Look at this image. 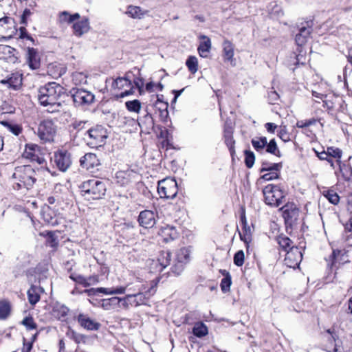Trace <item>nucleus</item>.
<instances>
[{"label": "nucleus", "mask_w": 352, "mask_h": 352, "mask_svg": "<svg viewBox=\"0 0 352 352\" xmlns=\"http://www.w3.org/2000/svg\"><path fill=\"white\" fill-rule=\"evenodd\" d=\"M64 94L65 91L62 86L51 82L39 88L38 100L41 105L47 107L48 112H59L63 107L60 98Z\"/></svg>", "instance_id": "f257e3e1"}, {"label": "nucleus", "mask_w": 352, "mask_h": 352, "mask_svg": "<svg viewBox=\"0 0 352 352\" xmlns=\"http://www.w3.org/2000/svg\"><path fill=\"white\" fill-rule=\"evenodd\" d=\"M80 188L82 196L87 200L102 199L106 192L105 184L96 178L83 182Z\"/></svg>", "instance_id": "f03ea898"}, {"label": "nucleus", "mask_w": 352, "mask_h": 352, "mask_svg": "<svg viewBox=\"0 0 352 352\" xmlns=\"http://www.w3.org/2000/svg\"><path fill=\"white\" fill-rule=\"evenodd\" d=\"M36 171L31 166L23 165L14 168L12 178L16 181L19 188L29 189L34 186L36 181Z\"/></svg>", "instance_id": "7ed1b4c3"}, {"label": "nucleus", "mask_w": 352, "mask_h": 352, "mask_svg": "<svg viewBox=\"0 0 352 352\" xmlns=\"http://www.w3.org/2000/svg\"><path fill=\"white\" fill-rule=\"evenodd\" d=\"M107 137V130L102 126L97 125L88 128L84 133L83 139L87 142V144L97 147L104 144Z\"/></svg>", "instance_id": "20e7f679"}, {"label": "nucleus", "mask_w": 352, "mask_h": 352, "mask_svg": "<svg viewBox=\"0 0 352 352\" xmlns=\"http://www.w3.org/2000/svg\"><path fill=\"white\" fill-rule=\"evenodd\" d=\"M263 193L265 202L269 206L278 207L284 202L285 193L279 186L269 184L263 188Z\"/></svg>", "instance_id": "39448f33"}, {"label": "nucleus", "mask_w": 352, "mask_h": 352, "mask_svg": "<svg viewBox=\"0 0 352 352\" xmlns=\"http://www.w3.org/2000/svg\"><path fill=\"white\" fill-rule=\"evenodd\" d=\"M157 283L152 281L150 283V286L148 287L144 284H141L140 286L137 285L138 293L134 294H128L131 299V306H140L144 305L146 300L151 295H153L156 291L155 287Z\"/></svg>", "instance_id": "423d86ee"}, {"label": "nucleus", "mask_w": 352, "mask_h": 352, "mask_svg": "<svg viewBox=\"0 0 352 352\" xmlns=\"http://www.w3.org/2000/svg\"><path fill=\"white\" fill-rule=\"evenodd\" d=\"M57 126L52 120L41 121L37 128V135L43 142H52L56 134Z\"/></svg>", "instance_id": "0eeeda50"}, {"label": "nucleus", "mask_w": 352, "mask_h": 352, "mask_svg": "<svg viewBox=\"0 0 352 352\" xmlns=\"http://www.w3.org/2000/svg\"><path fill=\"white\" fill-rule=\"evenodd\" d=\"M178 192L175 179L166 178L158 182L157 192L161 198L173 199Z\"/></svg>", "instance_id": "6e6552de"}, {"label": "nucleus", "mask_w": 352, "mask_h": 352, "mask_svg": "<svg viewBox=\"0 0 352 352\" xmlns=\"http://www.w3.org/2000/svg\"><path fill=\"white\" fill-rule=\"evenodd\" d=\"M111 87L115 91H121L120 94H116L119 98H124L134 92L131 80L128 76L116 78L113 81Z\"/></svg>", "instance_id": "1a4fd4ad"}, {"label": "nucleus", "mask_w": 352, "mask_h": 352, "mask_svg": "<svg viewBox=\"0 0 352 352\" xmlns=\"http://www.w3.org/2000/svg\"><path fill=\"white\" fill-rule=\"evenodd\" d=\"M52 160L57 168L62 172H65L72 163L70 153L65 149H59L54 152Z\"/></svg>", "instance_id": "9d476101"}, {"label": "nucleus", "mask_w": 352, "mask_h": 352, "mask_svg": "<svg viewBox=\"0 0 352 352\" xmlns=\"http://www.w3.org/2000/svg\"><path fill=\"white\" fill-rule=\"evenodd\" d=\"M72 98L76 107L89 104L94 102V96L90 91L82 89H73Z\"/></svg>", "instance_id": "9b49d317"}, {"label": "nucleus", "mask_w": 352, "mask_h": 352, "mask_svg": "<svg viewBox=\"0 0 352 352\" xmlns=\"http://www.w3.org/2000/svg\"><path fill=\"white\" fill-rule=\"evenodd\" d=\"M302 254L298 247L292 246L287 251L284 262L285 265L290 268L298 267L302 261Z\"/></svg>", "instance_id": "f8f14e48"}, {"label": "nucleus", "mask_w": 352, "mask_h": 352, "mask_svg": "<svg viewBox=\"0 0 352 352\" xmlns=\"http://www.w3.org/2000/svg\"><path fill=\"white\" fill-rule=\"evenodd\" d=\"M280 210L287 225L292 226L298 220L299 209L294 204H287Z\"/></svg>", "instance_id": "ddd939ff"}, {"label": "nucleus", "mask_w": 352, "mask_h": 352, "mask_svg": "<svg viewBox=\"0 0 352 352\" xmlns=\"http://www.w3.org/2000/svg\"><path fill=\"white\" fill-rule=\"evenodd\" d=\"M15 32L14 19L5 16L0 19V37L10 38Z\"/></svg>", "instance_id": "4468645a"}, {"label": "nucleus", "mask_w": 352, "mask_h": 352, "mask_svg": "<svg viewBox=\"0 0 352 352\" xmlns=\"http://www.w3.org/2000/svg\"><path fill=\"white\" fill-rule=\"evenodd\" d=\"M157 214L150 210H144L140 212L138 216L140 226L144 228H151L156 223Z\"/></svg>", "instance_id": "2eb2a0df"}, {"label": "nucleus", "mask_w": 352, "mask_h": 352, "mask_svg": "<svg viewBox=\"0 0 352 352\" xmlns=\"http://www.w3.org/2000/svg\"><path fill=\"white\" fill-rule=\"evenodd\" d=\"M77 321L80 327L88 331H97L101 326L99 322L92 320L85 314H79L77 316Z\"/></svg>", "instance_id": "dca6fc26"}, {"label": "nucleus", "mask_w": 352, "mask_h": 352, "mask_svg": "<svg viewBox=\"0 0 352 352\" xmlns=\"http://www.w3.org/2000/svg\"><path fill=\"white\" fill-rule=\"evenodd\" d=\"M312 32L311 26L309 25V22H306L305 25H302L299 28V32L296 35V42L298 45H304L310 38Z\"/></svg>", "instance_id": "f3484780"}, {"label": "nucleus", "mask_w": 352, "mask_h": 352, "mask_svg": "<svg viewBox=\"0 0 352 352\" xmlns=\"http://www.w3.org/2000/svg\"><path fill=\"white\" fill-rule=\"evenodd\" d=\"M26 60L28 66L32 69H37L41 66L40 56L37 50L28 47L26 54Z\"/></svg>", "instance_id": "a211bd4d"}, {"label": "nucleus", "mask_w": 352, "mask_h": 352, "mask_svg": "<svg viewBox=\"0 0 352 352\" xmlns=\"http://www.w3.org/2000/svg\"><path fill=\"white\" fill-rule=\"evenodd\" d=\"M80 166L86 170H91L100 164L99 160L96 154L86 153L80 160Z\"/></svg>", "instance_id": "6ab92c4d"}, {"label": "nucleus", "mask_w": 352, "mask_h": 352, "mask_svg": "<svg viewBox=\"0 0 352 352\" xmlns=\"http://www.w3.org/2000/svg\"><path fill=\"white\" fill-rule=\"evenodd\" d=\"M15 52L14 48L6 45H0V60L14 63L17 59Z\"/></svg>", "instance_id": "aec40b11"}, {"label": "nucleus", "mask_w": 352, "mask_h": 352, "mask_svg": "<svg viewBox=\"0 0 352 352\" xmlns=\"http://www.w3.org/2000/svg\"><path fill=\"white\" fill-rule=\"evenodd\" d=\"M158 234L163 238L164 241L166 243L173 241L178 237L177 230L173 226L168 225L162 227Z\"/></svg>", "instance_id": "412c9836"}, {"label": "nucleus", "mask_w": 352, "mask_h": 352, "mask_svg": "<svg viewBox=\"0 0 352 352\" xmlns=\"http://www.w3.org/2000/svg\"><path fill=\"white\" fill-rule=\"evenodd\" d=\"M349 251L345 249L333 250L332 252V265L344 264L349 262Z\"/></svg>", "instance_id": "4be33fe9"}, {"label": "nucleus", "mask_w": 352, "mask_h": 352, "mask_svg": "<svg viewBox=\"0 0 352 352\" xmlns=\"http://www.w3.org/2000/svg\"><path fill=\"white\" fill-rule=\"evenodd\" d=\"M234 56V47L233 45L229 41L223 43V57L224 62L228 63L230 66L234 67L236 65V60L233 58Z\"/></svg>", "instance_id": "5701e85b"}, {"label": "nucleus", "mask_w": 352, "mask_h": 352, "mask_svg": "<svg viewBox=\"0 0 352 352\" xmlns=\"http://www.w3.org/2000/svg\"><path fill=\"white\" fill-rule=\"evenodd\" d=\"M192 251V248L191 246L182 248L177 251L175 259L177 262L184 263L186 265L190 261Z\"/></svg>", "instance_id": "b1692460"}, {"label": "nucleus", "mask_w": 352, "mask_h": 352, "mask_svg": "<svg viewBox=\"0 0 352 352\" xmlns=\"http://www.w3.org/2000/svg\"><path fill=\"white\" fill-rule=\"evenodd\" d=\"M42 287L36 285H31L28 290V298L32 305H36L40 300V294L43 292Z\"/></svg>", "instance_id": "393cba45"}, {"label": "nucleus", "mask_w": 352, "mask_h": 352, "mask_svg": "<svg viewBox=\"0 0 352 352\" xmlns=\"http://www.w3.org/2000/svg\"><path fill=\"white\" fill-rule=\"evenodd\" d=\"M233 133V128L232 126L228 127L226 126L224 130V138H225V144H226L227 147L228 148L230 154L234 157V155L235 153L234 150V144L235 141L233 139L232 137Z\"/></svg>", "instance_id": "a878e982"}, {"label": "nucleus", "mask_w": 352, "mask_h": 352, "mask_svg": "<svg viewBox=\"0 0 352 352\" xmlns=\"http://www.w3.org/2000/svg\"><path fill=\"white\" fill-rule=\"evenodd\" d=\"M135 175L136 173L133 170L119 171L116 173L117 182L121 186L127 185Z\"/></svg>", "instance_id": "bb28decb"}, {"label": "nucleus", "mask_w": 352, "mask_h": 352, "mask_svg": "<svg viewBox=\"0 0 352 352\" xmlns=\"http://www.w3.org/2000/svg\"><path fill=\"white\" fill-rule=\"evenodd\" d=\"M74 33L77 36H81L89 30L88 19H84L80 21L74 23L73 25Z\"/></svg>", "instance_id": "cd10ccee"}, {"label": "nucleus", "mask_w": 352, "mask_h": 352, "mask_svg": "<svg viewBox=\"0 0 352 352\" xmlns=\"http://www.w3.org/2000/svg\"><path fill=\"white\" fill-rule=\"evenodd\" d=\"M148 13L147 10H142L139 6H129L125 14L135 19H141Z\"/></svg>", "instance_id": "c85d7f7f"}, {"label": "nucleus", "mask_w": 352, "mask_h": 352, "mask_svg": "<svg viewBox=\"0 0 352 352\" xmlns=\"http://www.w3.org/2000/svg\"><path fill=\"white\" fill-rule=\"evenodd\" d=\"M200 38L203 40L199 47H198V52L201 57L206 58L208 56V54L211 48V42L210 39L204 35H201Z\"/></svg>", "instance_id": "c756f323"}, {"label": "nucleus", "mask_w": 352, "mask_h": 352, "mask_svg": "<svg viewBox=\"0 0 352 352\" xmlns=\"http://www.w3.org/2000/svg\"><path fill=\"white\" fill-rule=\"evenodd\" d=\"M171 261V253L169 251H162L158 257L157 262L159 264V272H162L164 268L170 265Z\"/></svg>", "instance_id": "7c9ffc66"}, {"label": "nucleus", "mask_w": 352, "mask_h": 352, "mask_svg": "<svg viewBox=\"0 0 352 352\" xmlns=\"http://www.w3.org/2000/svg\"><path fill=\"white\" fill-rule=\"evenodd\" d=\"M155 106L157 107L159 110V116L160 119L163 122H167L169 118V113L168 111V103L164 102L160 100V98H157Z\"/></svg>", "instance_id": "2f4dec72"}, {"label": "nucleus", "mask_w": 352, "mask_h": 352, "mask_svg": "<svg viewBox=\"0 0 352 352\" xmlns=\"http://www.w3.org/2000/svg\"><path fill=\"white\" fill-rule=\"evenodd\" d=\"M138 124L142 129L150 130L154 127V120L148 112L138 120Z\"/></svg>", "instance_id": "473e14b6"}, {"label": "nucleus", "mask_w": 352, "mask_h": 352, "mask_svg": "<svg viewBox=\"0 0 352 352\" xmlns=\"http://www.w3.org/2000/svg\"><path fill=\"white\" fill-rule=\"evenodd\" d=\"M89 124L87 120H74L69 125L70 131L79 133L85 129H87Z\"/></svg>", "instance_id": "72a5a7b5"}, {"label": "nucleus", "mask_w": 352, "mask_h": 352, "mask_svg": "<svg viewBox=\"0 0 352 352\" xmlns=\"http://www.w3.org/2000/svg\"><path fill=\"white\" fill-rule=\"evenodd\" d=\"M322 195L332 204L337 205L340 201V197L333 189L325 188L322 192Z\"/></svg>", "instance_id": "f704fd0d"}, {"label": "nucleus", "mask_w": 352, "mask_h": 352, "mask_svg": "<svg viewBox=\"0 0 352 352\" xmlns=\"http://www.w3.org/2000/svg\"><path fill=\"white\" fill-rule=\"evenodd\" d=\"M80 18V14L78 13H75L74 14H70L67 11H63L59 14V22L60 23H67L69 24L73 23L75 20H77Z\"/></svg>", "instance_id": "c9c22d12"}, {"label": "nucleus", "mask_w": 352, "mask_h": 352, "mask_svg": "<svg viewBox=\"0 0 352 352\" xmlns=\"http://www.w3.org/2000/svg\"><path fill=\"white\" fill-rule=\"evenodd\" d=\"M120 303L119 297H111L107 299H103L101 302V307L104 310H111L116 308Z\"/></svg>", "instance_id": "e433bc0d"}, {"label": "nucleus", "mask_w": 352, "mask_h": 352, "mask_svg": "<svg viewBox=\"0 0 352 352\" xmlns=\"http://www.w3.org/2000/svg\"><path fill=\"white\" fill-rule=\"evenodd\" d=\"M192 333L198 338H202L208 334V328L201 322H196L192 328Z\"/></svg>", "instance_id": "4c0bfd02"}, {"label": "nucleus", "mask_w": 352, "mask_h": 352, "mask_svg": "<svg viewBox=\"0 0 352 352\" xmlns=\"http://www.w3.org/2000/svg\"><path fill=\"white\" fill-rule=\"evenodd\" d=\"M221 275L223 276L221 279V291L226 292L230 290L232 284L231 276L226 270H221Z\"/></svg>", "instance_id": "58836bf2"}, {"label": "nucleus", "mask_w": 352, "mask_h": 352, "mask_svg": "<svg viewBox=\"0 0 352 352\" xmlns=\"http://www.w3.org/2000/svg\"><path fill=\"white\" fill-rule=\"evenodd\" d=\"M69 312V309L65 305H57L54 307L53 313L56 318L62 320L65 318Z\"/></svg>", "instance_id": "ea45409f"}, {"label": "nucleus", "mask_w": 352, "mask_h": 352, "mask_svg": "<svg viewBox=\"0 0 352 352\" xmlns=\"http://www.w3.org/2000/svg\"><path fill=\"white\" fill-rule=\"evenodd\" d=\"M328 157H333L336 160L337 164L341 162V158L342 156V151L339 148H336L333 146H329L327 148Z\"/></svg>", "instance_id": "a19ab883"}, {"label": "nucleus", "mask_w": 352, "mask_h": 352, "mask_svg": "<svg viewBox=\"0 0 352 352\" xmlns=\"http://www.w3.org/2000/svg\"><path fill=\"white\" fill-rule=\"evenodd\" d=\"M282 168V164L281 163H273L270 164L267 162H264L262 163L261 168L260 169L261 173H263L265 171H280Z\"/></svg>", "instance_id": "79ce46f5"}, {"label": "nucleus", "mask_w": 352, "mask_h": 352, "mask_svg": "<svg viewBox=\"0 0 352 352\" xmlns=\"http://www.w3.org/2000/svg\"><path fill=\"white\" fill-rule=\"evenodd\" d=\"M252 144L254 149L257 151H262L267 145V138L261 137L255 138L252 140Z\"/></svg>", "instance_id": "37998d69"}, {"label": "nucleus", "mask_w": 352, "mask_h": 352, "mask_svg": "<svg viewBox=\"0 0 352 352\" xmlns=\"http://www.w3.org/2000/svg\"><path fill=\"white\" fill-rule=\"evenodd\" d=\"M52 211L51 208H47V210H44V212L43 213V217L44 221L47 223L54 226L58 225V223L57 219L56 218V216L55 215L52 216Z\"/></svg>", "instance_id": "c03bdc74"}, {"label": "nucleus", "mask_w": 352, "mask_h": 352, "mask_svg": "<svg viewBox=\"0 0 352 352\" xmlns=\"http://www.w3.org/2000/svg\"><path fill=\"white\" fill-rule=\"evenodd\" d=\"M7 129L15 135H19L22 131V127L17 124L11 123L7 121L1 122Z\"/></svg>", "instance_id": "a18cd8bd"}, {"label": "nucleus", "mask_w": 352, "mask_h": 352, "mask_svg": "<svg viewBox=\"0 0 352 352\" xmlns=\"http://www.w3.org/2000/svg\"><path fill=\"white\" fill-rule=\"evenodd\" d=\"M338 165L343 177L345 179H350L352 177V167L349 164L342 163V162L338 164Z\"/></svg>", "instance_id": "49530a36"}, {"label": "nucleus", "mask_w": 352, "mask_h": 352, "mask_svg": "<svg viewBox=\"0 0 352 352\" xmlns=\"http://www.w3.org/2000/svg\"><path fill=\"white\" fill-rule=\"evenodd\" d=\"M186 65L191 74H195L198 70V61L197 58L194 56H190L188 58Z\"/></svg>", "instance_id": "de8ad7c7"}, {"label": "nucleus", "mask_w": 352, "mask_h": 352, "mask_svg": "<svg viewBox=\"0 0 352 352\" xmlns=\"http://www.w3.org/2000/svg\"><path fill=\"white\" fill-rule=\"evenodd\" d=\"M276 241L280 247L285 251H287V248L290 249L292 248L291 245L292 243V241L289 237L286 236L280 235L277 236Z\"/></svg>", "instance_id": "09e8293b"}, {"label": "nucleus", "mask_w": 352, "mask_h": 352, "mask_svg": "<svg viewBox=\"0 0 352 352\" xmlns=\"http://www.w3.org/2000/svg\"><path fill=\"white\" fill-rule=\"evenodd\" d=\"M265 147L267 153L280 157V152L274 139L271 140L269 143L267 142Z\"/></svg>", "instance_id": "8fccbe9b"}, {"label": "nucleus", "mask_w": 352, "mask_h": 352, "mask_svg": "<svg viewBox=\"0 0 352 352\" xmlns=\"http://www.w3.org/2000/svg\"><path fill=\"white\" fill-rule=\"evenodd\" d=\"M10 313V305L7 301H0V319H6Z\"/></svg>", "instance_id": "3c124183"}, {"label": "nucleus", "mask_w": 352, "mask_h": 352, "mask_svg": "<svg viewBox=\"0 0 352 352\" xmlns=\"http://www.w3.org/2000/svg\"><path fill=\"white\" fill-rule=\"evenodd\" d=\"M126 109L129 111L139 113L141 109V102L138 100H133L125 102Z\"/></svg>", "instance_id": "603ef678"}, {"label": "nucleus", "mask_w": 352, "mask_h": 352, "mask_svg": "<svg viewBox=\"0 0 352 352\" xmlns=\"http://www.w3.org/2000/svg\"><path fill=\"white\" fill-rule=\"evenodd\" d=\"M36 148H38V146L35 144L27 145L25 152L23 153V156L32 161L35 155H36L34 153Z\"/></svg>", "instance_id": "864d4df0"}, {"label": "nucleus", "mask_w": 352, "mask_h": 352, "mask_svg": "<svg viewBox=\"0 0 352 352\" xmlns=\"http://www.w3.org/2000/svg\"><path fill=\"white\" fill-rule=\"evenodd\" d=\"M186 264L177 262L175 259L173 265L171 267V273L175 276H179L184 270Z\"/></svg>", "instance_id": "5fc2aeb1"}, {"label": "nucleus", "mask_w": 352, "mask_h": 352, "mask_svg": "<svg viewBox=\"0 0 352 352\" xmlns=\"http://www.w3.org/2000/svg\"><path fill=\"white\" fill-rule=\"evenodd\" d=\"M255 162V156L252 151H245V163L246 166L248 168H250L253 166Z\"/></svg>", "instance_id": "6e6d98bb"}, {"label": "nucleus", "mask_w": 352, "mask_h": 352, "mask_svg": "<svg viewBox=\"0 0 352 352\" xmlns=\"http://www.w3.org/2000/svg\"><path fill=\"white\" fill-rule=\"evenodd\" d=\"M70 278L72 279L74 281L76 282L78 284H80L83 285L84 287H87L90 285V283L89 282V280H90L91 278L89 277V279H87L84 276L81 275H73L72 274L70 276Z\"/></svg>", "instance_id": "4d7b16f0"}, {"label": "nucleus", "mask_w": 352, "mask_h": 352, "mask_svg": "<svg viewBox=\"0 0 352 352\" xmlns=\"http://www.w3.org/2000/svg\"><path fill=\"white\" fill-rule=\"evenodd\" d=\"M67 335L76 343L79 344L80 342H85V340L86 338L85 336L78 333L74 330H71L70 333H68Z\"/></svg>", "instance_id": "13d9d810"}, {"label": "nucleus", "mask_w": 352, "mask_h": 352, "mask_svg": "<svg viewBox=\"0 0 352 352\" xmlns=\"http://www.w3.org/2000/svg\"><path fill=\"white\" fill-rule=\"evenodd\" d=\"M73 81L75 84H86L87 83V76L82 73L78 72L73 74Z\"/></svg>", "instance_id": "bf43d9fd"}, {"label": "nucleus", "mask_w": 352, "mask_h": 352, "mask_svg": "<svg viewBox=\"0 0 352 352\" xmlns=\"http://www.w3.org/2000/svg\"><path fill=\"white\" fill-rule=\"evenodd\" d=\"M244 258L245 256L243 251L239 250L234 256V263L238 267L242 266L244 263Z\"/></svg>", "instance_id": "052dcab7"}, {"label": "nucleus", "mask_w": 352, "mask_h": 352, "mask_svg": "<svg viewBox=\"0 0 352 352\" xmlns=\"http://www.w3.org/2000/svg\"><path fill=\"white\" fill-rule=\"evenodd\" d=\"M28 330H33L36 329V324L34 322L32 317H25L21 322Z\"/></svg>", "instance_id": "680f3d73"}, {"label": "nucleus", "mask_w": 352, "mask_h": 352, "mask_svg": "<svg viewBox=\"0 0 352 352\" xmlns=\"http://www.w3.org/2000/svg\"><path fill=\"white\" fill-rule=\"evenodd\" d=\"M268 172L269 173L262 175L259 179H263L265 181H271L275 179H278L279 177V171L272 170Z\"/></svg>", "instance_id": "e2e57ef3"}, {"label": "nucleus", "mask_w": 352, "mask_h": 352, "mask_svg": "<svg viewBox=\"0 0 352 352\" xmlns=\"http://www.w3.org/2000/svg\"><path fill=\"white\" fill-rule=\"evenodd\" d=\"M133 83H134L135 87L138 88V89L139 90V92L140 94L144 93V89H143L144 80L142 78H137L134 79Z\"/></svg>", "instance_id": "0e129e2a"}, {"label": "nucleus", "mask_w": 352, "mask_h": 352, "mask_svg": "<svg viewBox=\"0 0 352 352\" xmlns=\"http://www.w3.org/2000/svg\"><path fill=\"white\" fill-rule=\"evenodd\" d=\"M278 137L285 142L290 140V135L287 132L285 129H282L278 133Z\"/></svg>", "instance_id": "69168bd1"}, {"label": "nucleus", "mask_w": 352, "mask_h": 352, "mask_svg": "<svg viewBox=\"0 0 352 352\" xmlns=\"http://www.w3.org/2000/svg\"><path fill=\"white\" fill-rule=\"evenodd\" d=\"M32 12L30 11V9H25L23 12V14L21 17V23L24 25H27V19L29 16H30L32 15Z\"/></svg>", "instance_id": "338daca9"}, {"label": "nucleus", "mask_w": 352, "mask_h": 352, "mask_svg": "<svg viewBox=\"0 0 352 352\" xmlns=\"http://www.w3.org/2000/svg\"><path fill=\"white\" fill-rule=\"evenodd\" d=\"M120 303H122V306L125 308L128 309L129 306H131V299L129 298V295H126L124 298H120Z\"/></svg>", "instance_id": "774afa93"}]
</instances>
